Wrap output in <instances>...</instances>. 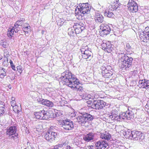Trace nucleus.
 <instances>
[{"label": "nucleus", "instance_id": "1", "mask_svg": "<svg viewBox=\"0 0 149 149\" xmlns=\"http://www.w3.org/2000/svg\"><path fill=\"white\" fill-rule=\"evenodd\" d=\"M61 75V79L64 83L63 84L73 88V90L76 91H80L82 90V87L78 86L80 83L78 80L69 71H65Z\"/></svg>", "mask_w": 149, "mask_h": 149}, {"label": "nucleus", "instance_id": "2", "mask_svg": "<svg viewBox=\"0 0 149 149\" xmlns=\"http://www.w3.org/2000/svg\"><path fill=\"white\" fill-rule=\"evenodd\" d=\"M109 118L112 120H116L118 121H122L126 120H130L134 118V115L132 112L129 111H127L122 113L121 115H118L117 111L113 110L112 111L111 115L109 116Z\"/></svg>", "mask_w": 149, "mask_h": 149}, {"label": "nucleus", "instance_id": "3", "mask_svg": "<svg viewBox=\"0 0 149 149\" xmlns=\"http://www.w3.org/2000/svg\"><path fill=\"white\" fill-rule=\"evenodd\" d=\"M120 62L119 67L123 70H128L132 67L133 58L126 54H122Z\"/></svg>", "mask_w": 149, "mask_h": 149}, {"label": "nucleus", "instance_id": "4", "mask_svg": "<svg viewBox=\"0 0 149 149\" xmlns=\"http://www.w3.org/2000/svg\"><path fill=\"white\" fill-rule=\"evenodd\" d=\"M95 117L88 113H81V116L77 117L74 120L80 124H85L88 121L92 120Z\"/></svg>", "mask_w": 149, "mask_h": 149}, {"label": "nucleus", "instance_id": "5", "mask_svg": "<svg viewBox=\"0 0 149 149\" xmlns=\"http://www.w3.org/2000/svg\"><path fill=\"white\" fill-rule=\"evenodd\" d=\"M102 76L105 78H109L113 74V71L111 67L104 63L100 68Z\"/></svg>", "mask_w": 149, "mask_h": 149}, {"label": "nucleus", "instance_id": "6", "mask_svg": "<svg viewBox=\"0 0 149 149\" xmlns=\"http://www.w3.org/2000/svg\"><path fill=\"white\" fill-rule=\"evenodd\" d=\"M92 100L93 101L91 100L88 101V105H89L88 106L91 107V108L96 109H101L105 105L106 102L103 100H94L93 99Z\"/></svg>", "mask_w": 149, "mask_h": 149}, {"label": "nucleus", "instance_id": "7", "mask_svg": "<svg viewBox=\"0 0 149 149\" xmlns=\"http://www.w3.org/2000/svg\"><path fill=\"white\" fill-rule=\"evenodd\" d=\"M91 7L88 3H80L78 9L81 13L85 15L90 13Z\"/></svg>", "mask_w": 149, "mask_h": 149}, {"label": "nucleus", "instance_id": "8", "mask_svg": "<svg viewBox=\"0 0 149 149\" xmlns=\"http://www.w3.org/2000/svg\"><path fill=\"white\" fill-rule=\"evenodd\" d=\"M34 114L36 118L38 119L47 120L50 118L49 112L44 110L35 112Z\"/></svg>", "mask_w": 149, "mask_h": 149}, {"label": "nucleus", "instance_id": "9", "mask_svg": "<svg viewBox=\"0 0 149 149\" xmlns=\"http://www.w3.org/2000/svg\"><path fill=\"white\" fill-rule=\"evenodd\" d=\"M129 138L135 140H142L144 139V137L143 134L141 132L133 131H131Z\"/></svg>", "mask_w": 149, "mask_h": 149}, {"label": "nucleus", "instance_id": "10", "mask_svg": "<svg viewBox=\"0 0 149 149\" xmlns=\"http://www.w3.org/2000/svg\"><path fill=\"white\" fill-rule=\"evenodd\" d=\"M82 53V56L83 58L84 59H88L90 60L92 58V53L90 50L88 49V47L87 46H83L81 49Z\"/></svg>", "mask_w": 149, "mask_h": 149}, {"label": "nucleus", "instance_id": "11", "mask_svg": "<svg viewBox=\"0 0 149 149\" xmlns=\"http://www.w3.org/2000/svg\"><path fill=\"white\" fill-rule=\"evenodd\" d=\"M127 6L128 10L130 12L136 13L138 10L137 4L133 0H129L127 4Z\"/></svg>", "mask_w": 149, "mask_h": 149}, {"label": "nucleus", "instance_id": "12", "mask_svg": "<svg viewBox=\"0 0 149 149\" xmlns=\"http://www.w3.org/2000/svg\"><path fill=\"white\" fill-rule=\"evenodd\" d=\"M60 125L65 130H72L74 128L73 122L68 120H63Z\"/></svg>", "mask_w": 149, "mask_h": 149}, {"label": "nucleus", "instance_id": "13", "mask_svg": "<svg viewBox=\"0 0 149 149\" xmlns=\"http://www.w3.org/2000/svg\"><path fill=\"white\" fill-rule=\"evenodd\" d=\"M57 135V133L52 130H49L47 132L45 136L47 140L51 142L55 140Z\"/></svg>", "mask_w": 149, "mask_h": 149}, {"label": "nucleus", "instance_id": "14", "mask_svg": "<svg viewBox=\"0 0 149 149\" xmlns=\"http://www.w3.org/2000/svg\"><path fill=\"white\" fill-rule=\"evenodd\" d=\"M102 49L108 53H110L113 49L112 45L109 41H105L101 44Z\"/></svg>", "mask_w": 149, "mask_h": 149}, {"label": "nucleus", "instance_id": "15", "mask_svg": "<svg viewBox=\"0 0 149 149\" xmlns=\"http://www.w3.org/2000/svg\"><path fill=\"white\" fill-rule=\"evenodd\" d=\"M100 29L101 30V33L102 35H107L109 34L111 29L108 24H102L100 26Z\"/></svg>", "mask_w": 149, "mask_h": 149}, {"label": "nucleus", "instance_id": "16", "mask_svg": "<svg viewBox=\"0 0 149 149\" xmlns=\"http://www.w3.org/2000/svg\"><path fill=\"white\" fill-rule=\"evenodd\" d=\"M95 145L97 147V149H105L108 146L107 142L101 140L95 143Z\"/></svg>", "mask_w": 149, "mask_h": 149}, {"label": "nucleus", "instance_id": "17", "mask_svg": "<svg viewBox=\"0 0 149 149\" xmlns=\"http://www.w3.org/2000/svg\"><path fill=\"white\" fill-rule=\"evenodd\" d=\"M17 130L16 127L15 126H13L10 127L9 128H8L7 130L6 134H7L10 136L14 134V136H12V137L14 139V136L17 137L18 134L16 133V130Z\"/></svg>", "mask_w": 149, "mask_h": 149}, {"label": "nucleus", "instance_id": "18", "mask_svg": "<svg viewBox=\"0 0 149 149\" xmlns=\"http://www.w3.org/2000/svg\"><path fill=\"white\" fill-rule=\"evenodd\" d=\"M138 86L140 88L146 89L149 88V80L145 79L140 80Z\"/></svg>", "mask_w": 149, "mask_h": 149}, {"label": "nucleus", "instance_id": "19", "mask_svg": "<svg viewBox=\"0 0 149 149\" xmlns=\"http://www.w3.org/2000/svg\"><path fill=\"white\" fill-rule=\"evenodd\" d=\"M84 24H79L74 26L75 33L78 34L81 33L82 31L84 29L85 27L84 26Z\"/></svg>", "mask_w": 149, "mask_h": 149}, {"label": "nucleus", "instance_id": "20", "mask_svg": "<svg viewBox=\"0 0 149 149\" xmlns=\"http://www.w3.org/2000/svg\"><path fill=\"white\" fill-rule=\"evenodd\" d=\"M100 137L102 139L108 141L110 139L111 135L108 132H105L100 133Z\"/></svg>", "mask_w": 149, "mask_h": 149}, {"label": "nucleus", "instance_id": "21", "mask_svg": "<svg viewBox=\"0 0 149 149\" xmlns=\"http://www.w3.org/2000/svg\"><path fill=\"white\" fill-rule=\"evenodd\" d=\"M104 17L102 15L98 12L96 13L95 20L97 23H101L103 21Z\"/></svg>", "mask_w": 149, "mask_h": 149}, {"label": "nucleus", "instance_id": "22", "mask_svg": "<svg viewBox=\"0 0 149 149\" xmlns=\"http://www.w3.org/2000/svg\"><path fill=\"white\" fill-rule=\"evenodd\" d=\"M94 136V134L91 132L84 136L83 138L85 141L89 142L93 139Z\"/></svg>", "mask_w": 149, "mask_h": 149}, {"label": "nucleus", "instance_id": "23", "mask_svg": "<svg viewBox=\"0 0 149 149\" xmlns=\"http://www.w3.org/2000/svg\"><path fill=\"white\" fill-rule=\"evenodd\" d=\"M41 103L43 105L49 107H53L54 104L52 102L47 100L42 99L41 101Z\"/></svg>", "mask_w": 149, "mask_h": 149}, {"label": "nucleus", "instance_id": "24", "mask_svg": "<svg viewBox=\"0 0 149 149\" xmlns=\"http://www.w3.org/2000/svg\"><path fill=\"white\" fill-rule=\"evenodd\" d=\"M60 147L63 149H73L68 143V142L66 141L61 143Z\"/></svg>", "mask_w": 149, "mask_h": 149}, {"label": "nucleus", "instance_id": "25", "mask_svg": "<svg viewBox=\"0 0 149 149\" xmlns=\"http://www.w3.org/2000/svg\"><path fill=\"white\" fill-rule=\"evenodd\" d=\"M104 15L105 16L110 18H113L114 16V15L113 13L108 10H106L104 13Z\"/></svg>", "mask_w": 149, "mask_h": 149}, {"label": "nucleus", "instance_id": "26", "mask_svg": "<svg viewBox=\"0 0 149 149\" xmlns=\"http://www.w3.org/2000/svg\"><path fill=\"white\" fill-rule=\"evenodd\" d=\"M6 75V69L2 68H0V77L3 78Z\"/></svg>", "mask_w": 149, "mask_h": 149}, {"label": "nucleus", "instance_id": "27", "mask_svg": "<svg viewBox=\"0 0 149 149\" xmlns=\"http://www.w3.org/2000/svg\"><path fill=\"white\" fill-rule=\"evenodd\" d=\"M68 35L70 36H74L75 33L74 26H73L72 27H71L69 28L68 30Z\"/></svg>", "mask_w": 149, "mask_h": 149}, {"label": "nucleus", "instance_id": "28", "mask_svg": "<svg viewBox=\"0 0 149 149\" xmlns=\"http://www.w3.org/2000/svg\"><path fill=\"white\" fill-rule=\"evenodd\" d=\"M15 31L13 28H9L7 32V35L9 37H11L13 35Z\"/></svg>", "mask_w": 149, "mask_h": 149}, {"label": "nucleus", "instance_id": "29", "mask_svg": "<svg viewBox=\"0 0 149 149\" xmlns=\"http://www.w3.org/2000/svg\"><path fill=\"white\" fill-rule=\"evenodd\" d=\"M145 32L146 33H145L143 32L144 34H145V35H144L143 37V41L146 42H149V32L148 31V32Z\"/></svg>", "mask_w": 149, "mask_h": 149}, {"label": "nucleus", "instance_id": "30", "mask_svg": "<svg viewBox=\"0 0 149 149\" xmlns=\"http://www.w3.org/2000/svg\"><path fill=\"white\" fill-rule=\"evenodd\" d=\"M24 21V19L22 18V20H19L17 21L15 24H16V25L21 26L23 24Z\"/></svg>", "mask_w": 149, "mask_h": 149}, {"label": "nucleus", "instance_id": "31", "mask_svg": "<svg viewBox=\"0 0 149 149\" xmlns=\"http://www.w3.org/2000/svg\"><path fill=\"white\" fill-rule=\"evenodd\" d=\"M0 44L4 48L7 47L8 46V44L7 42L3 40L0 41Z\"/></svg>", "mask_w": 149, "mask_h": 149}, {"label": "nucleus", "instance_id": "32", "mask_svg": "<svg viewBox=\"0 0 149 149\" xmlns=\"http://www.w3.org/2000/svg\"><path fill=\"white\" fill-rule=\"evenodd\" d=\"M20 26L16 25V24H15L14 26L13 27H12L13 28L15 32V33H17L20 30V28L19 27Z\"/></svg>", "mask_w": 149, "mask_h": 149}, {"label": "nucleus", "instance_id": "33", "mask_svg": "<svg viewBox=\"0 0 149 149\" xmlns=\"http://www.w3.org/2000/svg\"><path fill=\"white\" fill-rule=\"evenodd\" d=\"M64 23V22H63V20L60 19L58 20L57 24L58 26H61L63 25Z\"/></svg>", "mask_w": 149, "mask_h": 149}, {"label": "nucleus", "instance_id": "34", "mask_svg": "<svg viewBox=\"0 0 149 149\" xmlns=\"http://www.w3.org/2000/svg\"><path fill=\"white\" fill-rule=\"evenodd\" d=\"M5 108L2 106H0V116L3 114L5 112Z\"/></svg>", "mask_w": 149, "mask_h": 149}, {"label": "nucleus", "instance_id": "35", "mask_svg": "<svg viewBox=\"0 0 149 149\" xmlns=\"http://www.w3.org/2000/svg\"><path fill=\"white\" fill-rule=\"evenodd\" d=\"M13 110L14 112L15 113H18L19 112V111L18 109V106L16 105L13 106Z\"/></svg>", "mask_w": 149, "mask_h": 149}, {"label": "nucleus", "instance_id": "36", "mask_svg": "<svg viewBox=\"0 0 149 149\" xmlns=\"http://www.w3.org/2000/svg\"><path fill=\"white\" fill-rule=\"evenodd\" d=\"M9 63H10L11 68L14 70H15V65L13 64L12 61L10 60V61Z\"/></svg>", "mask_w": 149, "mask_h": 149}, {"label": "nucleus", "instance_id": "37", "mask_svg": "<svg viewBox=\"0 0 149 149\" xmlns=\"http://www.w3.org/2000/svg\"><path fill=\"white\" fill-rule=\"evenodd\" d=\"M111 7L113 8L114 10H116L118 8L119 6L117 4H114L113 3V5L111 6Z\"/></svg>", "mask_w": 149, "mask_h": 149}, {"label": "nucleus", "instance_id": "38", "mask_svg": "<svg viewBox=\"0 0 149 149\" xmlns=\"http://www.w3.org/2000/svg\"><path fill=\"white\" fill-rule=\"evenodd\" d=\"M61 145V144H59L55 146L54 148L52 149H60V148H61L60 147V146Z\"/></svg>", "mask_w": 149, "mask_h": 149}, {"label": "nucleus", "instance_id": "39", "mask_svg": "<svg viewBox=\"0 0 149 149\" xmlns=\"http://www.w3.org/2000/svg\"><path fill=\"white\" fill-rule=\"evenodd\" d=\"M91 95H88L86 97L84 98V99L86 100H88L89 99L92 100V98H91Z\"/></svg>", "mask_w": 149, "mask_h": 149}, {"label": "nucleus", "instance_id": "40", "mask_svg": "<svg viewBox=\"0 0 149 149\" xmlns=\"http://www.w3.org/2000/svg\"><path fill=\"white\" fill-rule=\"evenodd\" d=\"M4 57H8L9 52L8 51L4 52Z\"/></svg>", "mask_w": 149, "mask_h": 149}, {"label": "nucleus", "instance_id": "41", "mask_svg": "<svg viewBox=\"0 0 149 149\" xmlns=\"http://www.w3.org/2000/svg\"><path fill=\"white\" fill-rule=\"evenodd\" d=\"M17 69L19 72H22V67L20 65H18L17 67Z\"/></svg>", "mask_w": 149, "mask_h": 149}, {"label": "nucleus", "instance_id": "42", "mask_svg": "<svg viewBox=\"0 0 149 149\" xmlns=\"http://www.w3.org/2000/svg\"><path fill=\"white\" fill-rule=\"evenodd\" d=\"M3 64L4 66H7L8 65V61H4Z\"/></svg>", "mask_w": 149, "mask_h": 149}, {"label": "nucleus", "instance_id": "43", "mask_svg": "<svg viewBox=\"0 0 149 149\" xmlns=\"http://www.w3.org/2000/svg\"><path fill=\"white\" fill-rule=\"evenodd\" d=\"M11 105L13 107V106H16V102L15 101H11Z\"/></svg>", "mask_w": 149, "mask_h": 149}, {"label": "nucleus", "instance_id": "44", "mask_svg": "<svg viewBox=\"0 0 149 149\" xmlns=\"http://www.w3.org/2000/svg\"><path fill=\"white\" fill-rule=\"evenodd\" d=\"M22 29L26 33H28V31L27 29H26V28L25 26L23 27L22 28Z\"/></svg>", "mask_w": 149, "mask_h": 149}, {"label": "nucleus", "instance_id": "45", "mask_svg": "<svg viewBox=\"0 0 149 149\" xmlns=\"http://www.w3.org/2000/svg\"><path fill=\"white\" fill-rule=\"evenodd\" d=\"M126 47L127 49V50H128L129 49H130L132 48L131 47V46H130V45L129 43H127L126 45Z\"/></svg>", "mask_w": 149, "mask_h": 149}, {"label": "nucleus", "instance_id": "46", "mask_svg": "<svg viewBox=\"0 0 149 149\" xmlns=\"http://www.w3.org/2000/svg\"><path fill=\"white\" fill-rule=\"evenodd\" d=\"M114 4H117V5H118V6L120 4L119 2V0H115V1L114 2Z\"/></svg>", "mask_w": 149, "mask_h": 149}, {"label": "nucleus", "instance_id": "47", "mask_svg": "<svg viewBox=\"0 0 149 149\" xmlns=\"http://www.w3.org/2000/svg\"><path fill=\"white\" fill-rule=\"evenodd\" d=\"M37 128L42 129V126L41 125H38L37 126Z\"/></svg>", "mask_w": 149, "mask_h": 149}, {"label": "nucleus", "instance_id": "48", "mask_svg": "<svg viewBox=\"0 0 149 149\" xmlns=\"http://www.w3.org/2000/svg\"><path fill=\"white\" fill-rule=\"evenodd\" d=\"M146 108H148L149 110L148 111H149V100L148 101L146 105L145 106Z\"/></svg>", "mask_w": 149, "mask_h": 149}, {"label": "nucleus", "instance_id": "49", "mask_svg": "<svg viewBox=\"0 0 149 149\" xmlns=\"http://www.w3.org/2000/svg\"><path fill=\"white\" fill-rule=\"evenodd\" d=\"M8 57H4V61H8Z\"/></svg>", "mask_w": 149, "mask_h": 149}, {"label": "nucleus", "instance_id": "50", "mask_svg": "<svg viewBox=\"0 0 149 149\" xmlns=\"http://www.w3.org/2000/svg\"><path fill=\"white\" fill-rule=\"evenodd\" d=\"M109 7V10H114L113 9V8L111 7V6H110Z\"/></svg>", "mask_w": 149, "mask_h": 149}, {"label": "nucleus", "instance_id": "51", "mask_svg": "<svg viewBox=\"0 0 149 149\" xmlns=\"http://www.w3.org/2000/svg\"><path fill=\"white\" fill-rule=\"evenodd\" d=\"M26 29H27V30H28V31H29L30 30V26H26Z\"/></svg>", "mask_w": 149, "mask_h": 149}, {"label": "nucleus", "instance_id": "52", "mask_svg": "<svg viewBox=\"0 0 149 149\" xmlns=\"http://www.w3.org/2000/svg\"><path fill=\"white\" fill-rule=\"evenodd\" d=\"M15 97H11V100H12L11 101H15Z\"/></svg>", "mask_w": 149, "mask_h": 149}, {"label": "nucleus", "instance_id": "53", "mask_svg": "<svg viewBox=\"0 0 149 149\" xmlns=\"http://www.w3.org/2000/svg\"><path fill=\"white\" fill-rule=\"evenodd\" d=\"M147 23L148 24H149V26L148 27H146V30L148 28H149V21H147Z\"/></svg>", "mask_w": 149, "mask_h": 149}, {"label": "nucleus", "instance_id": "54", "mask_svg": "<svg viewBox=\"0 0 149 149\" xmlns=\"http://www.w3.org/2000/svg\"><path fill=\"white\" fill-rule=\"evenodd\" d=\"M136 70H134L133 72V73H134V74H136Z\"/></svg>", "mask_w": 149, "mask_h": 149}, {"label": "nucleus", "instance_id": "55", "mask_svg": "<svg viewBox=\"0 0 149 149\" xmlns=\"http://www.w3.org/2000/svg\"><path fill=\"white\" fill-rule=\"evenodd\" d=\"M2 58V56L0 55V60Z\"/></svg>", "mask_w": 149, "mask_h": 149}, {"label": "nucleus", "instance_id": "56", "mask_svg": "<svg viewBox=\"0 0 149 149\" xmlns=\"http://www.w3.org/2000/svg\"><path fill=\"white\" fill-rule=\"evenodd\" d=\"M1 102L0 101V105H1Z\"/></svg>", "mask_w": 149, "mask_h": 149}, {"label": "nucleus", "instance_id": "57", "mask_svg": "<svg viewBox=\"0 0 149 149\" xmlns=\"http://www.w3.org/2000/svg\"><path fill=\"white\" fill-rule=\"evenodd\" d=\"M149 113V111H147Z\"/></svg>", "mask_w": 149, "mask_h": 149}, {"label": "nucleus", "instance_id": "58", "mask_svg": "<svg viewBox=\"0 0 149 149\" xmlns=\"http://www.w3.org/2000/svg\"><path fill=\"white\" fill-rule=\"evenodd\" d=\"M57 114H56V116H57Z\"/></svg>", "mask_w": 149, "mask_h": 149}, {"label": "nucleus", "instance_id": "59", "mask_svg": "<svg viewBox=\"0 0 149 149\" xmlns=\"http://www.w3.org/2000/svg\"><path fill=\"white\" fill-rule=\"evenodd\" d=\"M24 149H26V148H24Z\"/></svg>", "mask_w": 149, "mask_h": 149}]
</instances>
